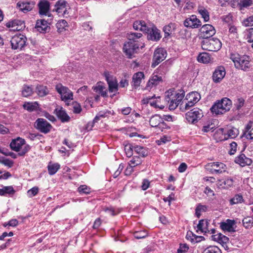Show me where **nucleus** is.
<instances>
[{
    "instance_id": "f257e3e1",
    "label": "nucleus",
    "mask_w": 253,
    "mask_h": 253,
    "mask_svg": "<svg viewBox=\"0 0 253 253\" xmlns=\"http://www.w3.org/2000/svg\"><path fill=\"white\" fill-rule=\"evenodd\" d=\"M133 28L147 34V39L153 41H158L161 38L160 31L154 26L149 27L144 21H136L133 23Z\"/></svg>"
},
{
    "instance_id": "37998d69",
    "label": "nucleus",
    "mask_w": 253,
    "mask_h": 253,
    "mask_svg": "<svg viewBox=\"0 0 253 253\" xmlns=\"http://www.w3.org/2000/svg\"><path fill=\"white\" fill-rule=\"evenodd\" d=\"M198 12L205 22H207L209 20V13L206 9L204 7L199 8Z\"/></svg>"
},
{
    "instance_id": "680f3d73",
    "label": "nucleus",
    "mask_w": 253,
    "mask_h": 253,
    "mask_svg": "<svg viewBox=\"0 0 253 253\" xmlns=\"http://www.w3.org/2000/svg\"><path fill=\"white\" fill-rule=\"evenodd\" d=\"M245 100L242 98H239L237 99L236 103V106L237 110H240L244 105Z\"/></svg>"
},
{
    "instance_id": "f03ea898",
    "label": "nucleus",
    "mask_w": 253,
    "mask_h": 253,
    "mask_svg": "<svg viewBox=\"0 0 253 253\" xmlns=\"http://www.w3.org/2000/svg\"><path fill=\"white\" fill-rule=\"evenodd\" d=\"M185 95L184 90H180L176 93L173 90L169 89L166 92L165 100L169 104V109L174 110L180 104Z\"/></svg>"
},
{
    "instance_id": "393cba45",
    "label": "nucleus",
    "mask_w": 253,
    "mask_h": 253,
    "mask_svg": "<svg viewBox=\"0 0 253 253\" xmlns=\"http://www.w3.org/2000/svg\"><path fill=\"white\" fill-rule=\"evenodd\" d=\"M162 77L159 76L157 73H154L152 74L147 84V87L151 88L153 86L159 84L162 82Z\"/></svg>"
},
{
    "instance_id": "a18cd8bd",
    "label": "nucleus",
    "mask_w": 253,
    "mask_h": 253,
    "mask_svg": "<svg viewBox=\"0 0 253 253\" xmlns=\"http://www.w3.org/2000/svg\"><path fill=\"white\" fill-rule=\"evenodd\" d=\"M243 225L246 228H250L253 226V218L247 217L243 219Z\"/></svg>"
},
{
    "instance_id": "bb28decb",
    "label": "nucleus",
    "mask_w": 253,
    "mask_h": 253,
    "mask_svg": "<svg viewBox=\"0 0 253 253\" xmlns=\"http://www.w3.org/2000/svg\"><path fill=\"white\" fill-rule=\"evenodd\" d=\"M235 162L242 167H244L250 166L252 163V160L247 157L245 154H241L235 158Z\"/></svg>"
},
{
    "instance_id": "0eeeda50",
    "label": "nucleus",
    "mask_w": 253,
    "mask_h": 253,
    "mask_svg": "<svg viewBox=\"0 0 253 253\" xmlns=\"http://www.w3.org/2000/svg\"><path fill=\"white\" fill-rule=\"evenodd\" d=\"M26 37L20 34L14 35L10 40L11 48L13 49L21 50L26 45Z\"/></svg>"
},
{
    "instance_id": "8fccbe9b",
    "label": "nucleus",
    "mask_w": 253,
    "mask_h": 253,
    "mask_svg": "<svg viewBox=\"0 0 253 253\" xmlns=\"http://www.w3.org/2000/svg\"><path fill=\"white\" fill-rule=\"evenodd\" d=\"M135 238L137 239H143L147 236L148 234L145 230L136 231L133 234Z\"/></svg>"
},
{
    "instance_id": "3c124183",
    "label": "nucleus",
    "mask_w": 253,
    "mask_h": 253,
    "mask_svg": "<svg viewBox=\"0 0 253 253\" xmlns=\"http://www.w3.org/2000/svg\"><path fill=\"white\" fill-rule=\"evenodd\" d=\"M238 4L241 7H248L253 4V0H240Z\"/></svg>"
},
{
    "instance_id": "58836bf2",
    "label": "nucleus",
    "mask_w": 253,
    "mask_h": 253,
    "mask_svg": "<svg viewBox=\"0 0 253 253\" xmlns=\"http://www.w3.org/2000/svg\"><path fill=\"white\" fill-rule=\"evenodd\" d=\"M57 31L61 33L66 30V27H68V24L65 20H60L58 21L56 24Z\"/></svg>"
},
{
    "instance_id": "5701e85b",
    "label": "nucleus",
    "mask_w": 253,
    "mask_h": 253,
    "mask_svg": "<svg viewBox=\"0 0 253 253\" xmlns=\"http://www.w3.org/2000/svg\"><path fill=\"white\" fill-rule=\"evenodd\" d=\"M35 2L34 1H19L17 3V7L24 13L31 11L34 7Z\"/></svg>"
},
{
    "instance_id": "72a5a7b5",
    "label": "nucleus",
    "mask_w": 253,
    "mask_h": 253,
    "mask_svg": "<svg viewBox=\"0 0 253 253\" xmlns=\"http://www.w3.org/2000/svg\"><path fill=\"white\" fill-rule=\"evenodd\" d=\"M201 98L200 94L196 91H192L187 94L185 99L194 102L195 104L197 103Z\"/></svg>"
},
{
    "instance_id": "c756f323",
    "label": "nucleus",
    "mask_w": 253,
    "mask_h": 253,
    "mask_svg": "<svg viewBox=\"0 0 253 253\" xmlns=\"http://www.w3.org/2000/svg\"><path fill=\"white\" fill-rule=\"evenodd\" d=\"M35 28L40 32H46L49 28L47 22L44 19L38 20Z\"/></svg>"
},
{
    "instance_id": "1a4fd4ad",
    "label": "nucleus",
    "mask_w": 253,
    "mask_h": 253,
    "mask_svg": "<svg viewBox=\"0 0 253 253\" xmlns=\"http://www.w3.org/2000/svg\"><path fill=\"white\" fill-rule=\"evenodd\" d=\"M55 89L61 95L62 100L67 101L69 100L73 99V92L67 87L59 84L55 86Z\"/></svg>"
},
{
    "instance_id": "9d476101",
    "label": "nucleus",
    "mask_w": 253,
    "mask_h": 253,
    "mask_svg": "<svg viewBox=\"0 0 253 253\" xmlns=\"http://www.w3.org/2000/svg\"><path fill=\"white\" fill-rule=\"evenodd\" d=\"M34 126L37 129L44 134L49 132L52 128L51 124L43 118H38L35 123Z\"/></svg>"
},
{
    "instance_id": "cd10ccee",
    "label": "nucleus",
    "mask_w": 253,
    "mask_h": 253,
    "mask_svg": "<svg viewBox=\"0 0 253 253\" xmlns=\"http://www.w3.org/2000/svg\"><path fill=\"white\" fill-rule=\"evenodd\" d=\"M6 25L7 27L11 28L13 31H20L25 27L24 22L18 20L9 21L6 23Z\"/></svg>"
},
{
    "instance_id": "09e8293b",
    "label": "nucleus",
    "mask_w": 253,
    "mask_h": 253,
    "mask_svg": "<svg viewBox=\"0 0 253 253\" xmlns=\"http://www.w3.org/2000/svg\"><path fill=\"white\" fill-rule=\"evenodd\" d=\"M207 210L206 206L199 204L197 206L195 210V214L198 218H199L201 215V212L205 211Z\"/></svg>"
},
{
    "instance_id": "412c9836",
    "label": "nucleus",
    "mask_w": 253,
    "mask_h": 253,
    "mask_svg": "<svg viewBox=\"0 0 253 253\" xmlns=\"http://www.w3.org/2000/svg\"><path fill=\"white\" fill-rule=\"evenodd\" d=\"M236 223L234 220L228 219L225 221L221 222L220 227L224 231L234 232L236 231Z\"/></svg>"
},
{
    "instance_id": "423d86ee",
    "label": "nucleus",
    "mask_w": 253,
    "mask_h": 253,
    "mask_svg": "<svg viewBox=\"0 0 253 253\" xmlns=\"http://www.w3.org/2000/svg\"><path fill=\"white\" fill-rule=\"evenodd\" d=\"M144 44L143 42H134L128 41L125 43L123 47V51L129 58H131L133 54L136 53L139 47H143Z\"/></svg>"
},
{
    "instance_id": "39448f33",
    "label": "nucleus",
    "mask_w": 253,
    "mask_h": 253,
    "mask_svg": "<svg viewBox=\"0 0 253 253\" xmlns=\"http://www.w3.org/2000/svg\"><path fill=\"white\" fill-rule=\"evenodd\" d=\"M222 43L217 38H212L204 40L201 42V46L203 49L217 51L221 47Z\"/></svg>"
},
{
    "instance_id": "e433bc0d",
    "label": "nucleus",
    "mask_w": 253,
    "mask_h": 253,
    "mask_svg": "<svg viewBox=\"0 0 253 253\" xmlns=\"http://www.w3.org/2000/svg\"><path fill=\"white\" fill-rule=\"evenodd\" d=\"M36 92L40 97H43L48 94V90L46 86L38 85L36 88Z\"/></svg>"
},
{
    "instance_id": "774afa93",
    "label": "nucleus",
    "mask_w": 253,
    "mask_h": 253,
    "mask_svg": "<svg viewBox=\"0 0 253 253\" xmlns=\"http://www.w3.org/2000/svg\"><path fill=\"white\" fill-rule=\"evenodd\" d=\"M230 145L231 147V150L229 151V154L230 155H233L236 151L237 144L236 142H232L230 143Z\"/></svg>"
},
{
    "instance_id": "338daca9",
    "label": "nucleus",
    "mask_w": 253,
    "mask_h": 253,
    "mask_svg": "<svg viewBox=\"0 0 253 253\" xmlns=\"http://www.w3.org/2000/svg\"><path fill=\"white\" fill-rule=\"evenodd\" d=\"M30 146L29 145H26L22 150L18 153V155L20 156H23L30 150Z\"/></svg>"
},
{
    "instance_id": "e2e57ef3",
    "label": "nucleus",
    "mask_w": 253,
    "mask_h": 253,
    "mask_svg": "<svg viewBox=\"0 0 253 253\" xmlns=\"http://www.w3.org/2000/svg\"><path fill=\"white\" fill-rule=\"evenodd\" d=\"M1 164L8 166L9 168H11L13 165V162L8 159L3 158Z\"/></svg>"
},
{
    "instance_id": "c85d7f7f",
    "label": "nucleus",
    "mask_w": 253,
    "mask_h": 253,
    "mask_svg": "<svg viewBox=\"0 0 253 253\" xmlns=\"http://www.w3.org/2000/svg\"><path fill=\"white\" fill-rule=\"evenodd\" d=\"M144 78L143 72H138L135 73L132 77V84L135 88L140 86L142 80Z\"/></svg>"
},
{
    "instance_id": "69168bd1",
    "label": "nucleus",
    "mask_w": 253,
    "mask_h": 253,
    "mask_svg": "<svg viewBox=\"0 0 253 253\" xmlns=\"http://www.w3.org/2000/svg\"><path fill=\"white\" fill-rule=\"evenodd\" d=\"M141 187L142 190H146L147 188L151 187V182L147 179H144L142 183Z\"/></svg>"
},
{
    "instance_id": "c03bdc74",
    "label": "nucleus",
    "mask_w": 253,
    "mask_h": 253,
    "mask_svg": "<svg viewBox=\"0 0 253 253\" xmlns=\"http://www.w3.org/2000/svg\"><path fill=\"white\" fill-rule=\"evenodd\" d=\"M59 168L60 165L57 163L49 164L48 166V171L49 174L50 175L55 174Z\"/></svg>"
},
{
    "instance_id": "f704fd0d",
    "label": "nucleus",
    "mask_w": 253,
    "mask_h": 253,
    "mask_svg": "<svg viewBox=\"0 0 253 253\" xmlns=\"http://www.w3.org/2000/svg\"><path fill=\"white\" fill-rule=\"evenodd\" d=\"M142 36V34L139 33H130L128 34L127 39L128 41L134 42H142L140 40Z\"/></svg>"
},
{
    "instance_id": "ddd939ff",
    "label": "nucleus",
    "mask_w": 253,
    "mask_h": 253,
    "mask_svg": "<svg viewBox=\"0 0 253 253\" xmlns=\"http://www.w3.org/2000/svg\"><path fill=\"white\" fill-rule=\"evenodd\" d=\"M167 52L162 48H159L155 50L153 58L152 66L156 67L160 63L163 61L166 57Z\"/></svg>"
},
{
    "instance_id": "dca6fc26",
    "label": "nucleus",
    "mask_w": 253,
    "mask_h": 253,
    "mask_svg": "<svg viewBox=\"0 0 253 253\" xmlns=\"http://www.w3.org/2000/svg\"><path fill=\"white\" fill-rule=\"evenodd\" d=\"M183 24L187 28L195 29L201 26V22L196 15H192L184 20Z\"/></svg>"
},
{
    "instance_id": "7ed1b4c3",
    "label": "nucleus",
    "mask_w": 253,
    "mask_h": 253,
    "mask_svg": "<svg viewBox=\"0 0 253 253\" xmlns=\"http://www.w3.org/2000/svg\"><path fill=\"white\" fill-rule=\"evenodd\" d=\"M231 105V101L225 97L214 103L211 107V111L215 115L223 114L230 109Z\"/></svg>"
},
{
    "instance_id": "a211bd4d",
    "label": "nucleus",
    "mask_w": 253,
    "mask_h": 253,
    "mask_svg": "<svg viewBox=\"0 0 253 253\" xmlns=\"http://www.w3.org/2000/svg\"><path fill=\"white\" fill-rule=\"evenodd\" d=\"M209 221L207 219H201L199 220V223L197 225L196 232L199 233H209L211 231V233H215V230L214 229H209Z\"/></svg>"
},
{
    "instance_id": "7c9ffc66",
    "label": "nucleus",
    "mask_w": 253,
    "mask_h": 253,
    "mask_svg": "<svg viewBox=\"0 0 253 253\" xmlns=\"http://www.w3.org/2000/svg\"><path fill=\"white\" fill-rule=\"evenodd\" d=\"M92 89L96 92L100 94L103 97L107 96V92L105 90V87L103 85L102 83L98 82L96 86L92 87Z\"/></svg>"
},
{
    "instance_id": "4d7b16f0",
    "label": "nucleus",
    "mask_w": 253,
    "mask_h": 253,
    "mask_svg": "<svg viewBox=\"0 0 253 253\" xmlns=\"http://www.w3.org/2000/svg\"><path fill=\"white\" fill-rule=\"evenodd\" d=\"M243 24L246 27L253 26V15L245 19Z\"/></svg>"
},
{
    "instance_id": "5fc2aeb1",
    "label": "nucleus",
    "mask_w": 253,
    "mask_h": 253,
    "mask_svg": "<svg viewBox=\"0 0 253 253\" xmlns=\"http://www.w3.org/2000/svg\"><path fill=\"white\" fill-rule=\"evenodd\" d=\"M141 161L138 157H134L129 161L128 164L129 165H131L132 167H134L136 166L139 165L141 164Z\"/></svg>"
},
{
    "instance_id": "a878e982",
    "label": "nucleus",
    "mask_w": 253,
    "mask_h": 253,
    "mask_svg": "<svg viewBox=\"0 0 253 253\" xmlns=\"http://www.w3.org/2000/svg\"><path fill=\"white\" fill-rule=\"evenodd\" d=\"M106 80L109 86V91L111 92H117L118 90V84L115 79L109 75H106Z\"/></svg>"
},
{
    "instance_id": "0e129e2a",
    "label": "nucleus",
    "mask_w": 253,
    "mask_h": 253,
    "mask_svg": "<svg viewBox=\"0 0 253 253\" xmlns=\"http://www.w3.org/2000/svg\"><path fill=\"white\" fill-rule=\"evenodd\" d=\"M227 135L228 137L233 138L237 136V130L235 129H229L227 131Z\"/></svg>"
},
{
    "instance_id": "c9c22d12",
    "label": "nucleus",
    "mask_w": 253,
    "mask_h": 253,
    "mask_svg": "<svg viewBox=\"0 0 253 253\" xmlns=\"http://www.w3.org/2000/svg\"><path fill=\"white\" fill-rule=\"evenodd\" d=\"M23 106L25 110L29 112L37 111L39 108V104L37 102H26Z\"/></svg>"
},
{
    "instance_id": "6ab92c4d",
    "label": "nucleus",
    "mask_w": 253,
    "mask_h": 253,
    "mask_svg": "<svg viewBox=\"0 0 253 253\" xmlns=\"http://www.w3.org/2000/svg\"><path fill=\"white\" fill-rule=\"evenodd\" d=\"M149 123L152 127H157L161 129L166 126V124L164 122V119L159 115L153 116L150 119Z\"/></svg>"
},
{
    "instance_id": "052dcab7",
    "label": "nucleus",
    "mask_w": 253,
    "mask_h": 253,
    "mask_svg": "<svg viewBox=\"0 0 253 253\" xmlns=\"http://www.w3.org/2000/svg\"><path fill=\"white\" fill-rule=\"evenodd\" d=\"M15 191H0V196L5 197H12Z\"/></svg>"
},
{
    "instance_id": "2f4dec72",
    "label": "nucleus",
    "mask_w": 253,
    "mask_h": 253,
    "mask_svg": "<svg viewBox=\"0 0 253 253\" xmlns=\"http://www.w3.org/2000/svg\"><path fill=\"white\" fill-rule=\"evenodd\" d=\"M232 185H233V180L231 179L219 180L217 183L218 188L220 189H228Z\"/></svg>"
},
{
    "instance_id": "2eb2a0df",
    "label": "nucleus",
    "mask_w": 253,
    "mask_h": 253,
    "mask_svg": "<svg viewBox=\"0 0 253 253\" xmlns=\"http://www.w3.org/2000/svg\"><path fill=\"white\" fill-rule=\"evenodd\" d=\"M211 239L213 241L221 244L225 250H228L229 249V239L226 236L220 233L217 234L214 233L211 236Z\"/></svg>"
},
{
    "instance_id": "79ce46f5",
    "label": "nucleus",
    "mask_w": 253,
    "mask_h": 253,
    "mask_svg": "<svg viewBox=\"0 0 253 253\" xmlns=\"http://www.w3.org/2000/svg\"><path fill=\"white\" fill-rule=\"evenodd\" d=\"M134 151L140 156L142 157H145L147 155V152L146 149L141 146L136 145L134 146Z\"/></svg>"
},
{
    "instance_id": "6e6d98bb",
    "label": "nucleus",
    "mask_w": 253,
    "mask_h": 253,
    "mask_svg": "<svg viewBox=\"0 0 253 253\" xmlns=\"http://www.w3.org/2000/svg\"><path fill=\"white\" fill-rule=\"evenodd\" d=\"M105 211L108 214L115 215L120 212L119 210L116 211L113 207L107 208L105 209Z\"/></svg>"
},
{
    "instance_id": "20e7f679",
    "label": "nucleus",
    "mask_w": 253,
    "mask_h": 253,
    "mask_svg": "<svg viewBox=\"0 0 253 253\" xmlns=\"http://www.w3.org/2000/svg\"><path fill=\"white\" fill-rule=\"evenodd\" d=\"M230 59L234 63L235 66L238 69L248 71L250 67V58L248 55L240 56L238 54H231Z\"/></svg>"
},
{
    "instance_id": "b1692460",
    "label": "nucleus",
    "mask_w": 253,
    "mask_h": 253,
    "mask_svg": "<svg viewBox=\"0 0 253 253\" xmlns=\"http://www.w3.org/2000/svg\"><path fill=\"white\" fill-rule=\"evenodd\" d=\"M25 144V140L20 137L13 139L10 144V148L15 151L19 152L22 146Z\"/></svg>"
},
{
    "instance_id": "4468645a",
    "label": "nucleus",
    "mask_w": 253,
    "mask_h": 253,
    "mask_svg": "<svg viewBox=\"0 0 253 253\" xmlns=\"http://www.w3.org/2000/svg\"><path fill=\"white\" fill-rule=\"evenodd\" d=\"M67 2L64 0H59L55 4V8L53 11H56L59 16H66L68 13L67 11Z\"/></svg>"
},
{
    "instance_id": "f8f14e48",
    "label": "nucleus",
    "mask_w": 253,
    "mask_h": 253,
    "mask_svg": "<svg viewBox=\"0 0 253 253\" xmlns=\"http://www.w3.org/2000/svg\"><path fill=\"white\" fill-rule=\"evenodd\" d=\"M215 32V30L213 26L211 24H205L200 28L199 36L201 38L206 40L213 36Z\"/></svg>"
},
{
    "instance_id": "473e14b6",
    "label": "nucleus",
    "mask_w": 253,
    "mask_h": 253,
    "mask_svg": "<svg viewBox=\"0 0 253 253\" xmlns=\"http://www.w3.org/2000/svg\"><path fill=\"white\" fill-rule=\"evenodd\" d=\"M177 27V25L175 23H170L166 25L163 28V31L165 33V37L169 36L170 34L174 32Z\"/></svg>"
},
{
    "instance_id": "4c0bfd02",
    "label": "nucleus",
    "mask_w": 253,
    "mask_h": 253,
    "mask_svg": "<svg viewBox=\"0 0 253 253\" xmlns=\"http://www.w3.org/2000/svg\"><path fill=\"white\" fill-rule=\"evenodd\" d=\"M211 57L208 53L202 52L199 54L197 57L198 62L203 63H208L210 62Z\"/></svg>"
},
{
    "instance_id": "603ef678",
    "label": "nucleus",
    "mask_w": 253,
    "mask_h": 253,
    "mask_svg": "<svg viewBox=\"0 0 253 253\" xmlns=\"http://www.w3.org/2000/svg\"><path fill=\"white\" fill-rule=\"evenodd\" d=\"M134 147L131 144H128L125 146V151L127 157H130L133 155V150Z\"/></svg>"
},
{
    "instance_id": "864d4df0",
    "label": "nucleus",
    "mask_w": 253,
    "mask_h": 253,
    "mask_svg": "<svg viewBox=\"0 0 253 253\" xmlns=\"http://www.w3.org/2000/svg\"><path fill=\"white\" fill-rule=\"evenodd\" d=\"M189 249V246L186 244H180L177 253H186L188 252Z\"/></svg>"
},
{
    "instance_id": "bf43d9fd",
    "label": "nucleus",
    "mask_w": 253,
    "mask_h": 253,
    "mask_svg": "<svg viewBox=\"0 0 253 253\" xmlns=\"http://www.w3.org/2000/svg\"><path fill=\"white\" fill-rule=\"evenodd\" d=\"M73 112L74 113L78 114L80 113L82 111V108L81 105L77 103L76 102L73 103Z\"/></svg>"
},
{
    "instance_id": "ea45409f",
    "label": "nucleus",
    "mask_w": 253,
    "mask_h": 253,
    "mask_svg": "<svg viewBox=\"0 0 253 253\" xmlns=\"http://www.w3.org/2000/svg\"><path fill=\"white\" fill-rule=\"evenodd\" d=\"M202 253H222L221 250L216 246H210L205 249Z\"/></svg>"
},
{
    "instance_id": "de8ad7c7",
    "label": "nucleus",
    "mask_w": 253,
    "mask_h": 253,
    "mask_svg": "<svg viewBox=\"0 0 253 253\" xmlns=\"http://www.w3.org/2000/svg\"><path fill=\"white\" fill-rule=\"evenodd\" d=\"M243 201V198L242 195L237 194L233 198L230 200V203L231 205L241 203Z\"/></svg>"
},
{
    "instance_id": "6e6552de",
    "label": "nucleus",
    "mask_w": 253,
    "mask_h": 253,
    "mask_svg": "<svg viewBox=\"0 0 253 253\" xmlns=\"http://www.w3.org/2000/svg\"><path fill=\"white\" fill-rule=\"evenodd\" d=\"M206 169L211 173H221L227 169L226 166L221 162H212L205 166Z\"/></svg>"
},
{
    "instance_id": "aec40b11",
    "label": "nucleus",
    "mask_w": 253,
    "mask_h": 253,
    "mask_svg": "<svg viewBox=\"0 0 253 253\" xmlns=\"http://www.w3.org/2000/svg\"><path fill=\"white\" fill-rule=\"evenodd\" d=\"M225 68L222 66H218L213 73L212 76L213 81L215 83H220L225 77Z\"/></svg>"
},
{
    "instance_id": "4be33fe9",
    "label": "nucleus",
    "mask_w": 253,
    "mask_h": 253,
    "mask_svg": "<svg viewBox=\"0 0 253 253\" xmlns=\"http://www.w3.org/2000/svg\"><path fill=\"white\" fill-rule=\"evenodd\" d=\"M54 113L62 123L68 122L70 120V117L62 107H57L54 110Z\"/></svg>"
},
{
    "instance_id": "a19ab883",
    "label": "nucleus",
    "mask_w": 253,
    "mask_h": 253,
    "mask_svg": "<svg viewBox=\"0 0 253 253\" xmlns=\"http://www.w3.org/2000/svg\"><path fill=\"white\" fill-rule=\"evenodd\" d=\"M202 236H198L195 235L192 231H188L187 233L186 238L191 242H198L197 239L203 238Z\"/></svg>"
},
{
    "instance_id": "9b49d317",
    "label": "nucleus",
    "mask_w": 253,
    "mask_h": 253,
    "mask_svg": "<svg viewBox=\"0 0 253 253\" xmlns=\"http://www.w3.org/2000/svg\"><path fill=\"white\" fill-rule=\"evenodd\" d=\"M187 121L191 124H195L200 120L203 116L202 111L196 108L188 112L186 115Z\"/></svg>"
},
{
    "instance_id": "49530a36",
    "label": "nucleus",
    "mask_w": 253,
    "mask_h": 253,
    "mask_svg": "<svg viewBox=\"0 0 253 253\" xmlns=\"http://www.w3.org/2000/svg\"><path fill=\"white\" fill-rule=\"evenodd\" d=\"M33 92V89L31 86L24 85L22 88V94L24 97H28L32 95Z\"/></svg>"
},
{
    "instance_id": "f3484780",
    "label": "nucleus",
    "mask_w": 253,
    "mask_h": 253,
    "mask_svg": "<svg viewBox=\"0 0 253 253\" xmlns=\"http://www.w3.org/2000/svg\"><path fill=\"white\" fill-rule=\"evenodd\" d=\"M39 8V13L41 16H51L49 12L50 3L47 0H41L38 4Z\"/></svg>"
},
{
    "instance_id": "13d9d810",
    "label": "nucleus",
    "mask_w": 253,
    "mask_h": 253,
    "mask_svg": "<svg viewBox=\"0 0 253 253\" xmlns=\"http://www.w3.org/2000/svg\"><path fill=\"white\" fill-rule=\"evenodd\" d=\"M246 36L248 42H253V28H251L248 31Z\"/></svg>"
}]
</instances>
